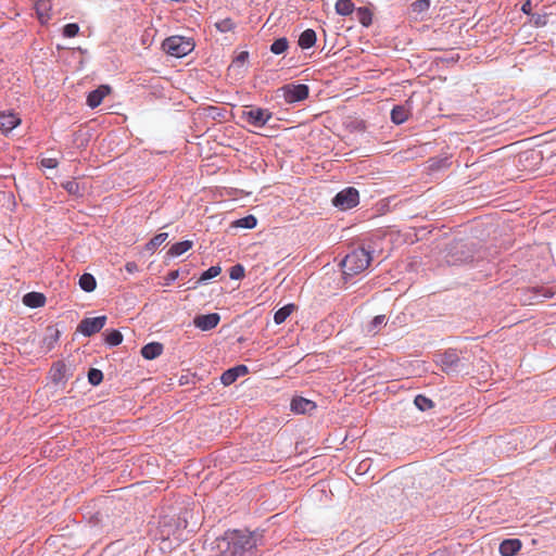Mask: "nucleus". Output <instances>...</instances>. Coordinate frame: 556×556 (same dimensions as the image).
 I'll list each match as a JSON object with an SVG mask.
<instances>
[{
    "label": "nucleus",
    "mask_w": 556,
    "mask_h": 556,
    "mask_svg": "<svg viewBox=\"0 0 556 556\" xmlns=\"http://www.w3.org/2000/svg\"><path fill=\"white\" fill-rule=\"evenodd\" d=\"M288 47H289V42H288L287 38H279V39H276L271 43L270 51L274 54H281L288 49Z\"/></svg>",
    "instance_id": "bb28decb"
},
{
    "label": "nucleus",
    "mask_w": 556,
    "mask_h": 556,
    "mask_svg": "<svg viewBox=\"0 0 556 556\" xmlns=\"http://www.w3.org/2000/svg\"><path fill=\"white\" fill-rule=\"evenodd\" d=\"M244 276V269L241 265H236L231 267L230 278L231 279H241Z\"/></svg>",
    "instance_id": "e433bc0d"
},
{
    "label": "nucleus",
    "mask_w": 556,
    "mask_h": 556,
    "mask_svg": "<svg viewBox=\"0 0 556 556\" xmlns=\"http://www.w3.org/2000/svg\"><path fill=\"white\" fill-rule=\"evenodd\" d=\"M40 164L45 168H55L59 162L56 159L53 157H45L40 161Z\"/></svg>",
    "instance_id": "4c0bfd02"
},
{
    "label": "nucleus",
    "mask_w": 556,
    "mask_h": 556,
    "mask_svg": "<svg viewBox=\"0 0 556 556\" xmlns=\"http://www.w3.org/2000/svg\"><path fill=\"white\" fill-rule=\"evenodd\" d=\"M170 280H175L178 277V271L174 270L168 274Z\"/></svg>",
    "instance_id": "37998d69"
},
{
    "label": "nucleus",
    "mask_w": 556,
    "mask_h": 556,
    "mask_svg": "<svg viewBox=\"0 0 556 556\" xmlns=\"http://www.w3.org/2000/svg\"><path fill=\"white\" fill-rule=\"evenodd\" d=\"M162 352L163 345L159 342L148 343L141 349V355L146 359H154L159 357L162 354Z\"/></svg>",
    "instance_id": "2eb2a0df"
},
{
    "label": "nucleus",
    "mask_w": 556,
    "mask_h": 556,
    "mask_svg": "<svg viewBox=\"0 0 556 556\" xmlns=\"http://www.w3.org/2000/svg\"><path fill=\"white\" fill-rule=\"evenodd\" d=\"M357 17L359 23L363 26H369L372 22V14L369 9L367 8H358L357 9Z\"/></svg>",
    "instance_id": "a878e982"
},
{
    "label": "nucleus",
    "mask_w": 556,
    "mask_h": 556,
    "mask_svg": "<svg viewBox=\"0 0 556 556\" xmlns=\"http://www.w3.org/2000/svg\"><path fill=\"white\" fill-rule=\"evenodd\" d=\"M79 31V26L75 23L66 24L63 28V35L67 38L75 37Z\"/></svg>",
    "instance_id": "c9c22d12"
},
{
    "label": "nucleus",
    "mask_w": 556,
    "mask_h": 556,
    "mask_svg": "<svg viewBox=\"0 0 556 556\" xmlns=\"http://www.w3.org/2000/svg\"><path fill=\"white\" fill-rule=\"evenodd\" d=\"M125 269L127 270V273L129 274H135L138 271V265L136 262H128L126 263L125 265Z\"/></svg>",
    "instance_id": "ea45409f"
},
{
    "label": "nucleus",
    "mask_w": 556,
    "mask_h": 556,
    "mask_svg": "<svg viewBox=\"0 0 556 556\" xmlns=\"http://www.w3.org/2000/svg\"><path fill=\"white\" fill-rule=\"evenodd\" d=\"M296 309V306L292 303L285 305L279 308L274 315V321L280 325Z\"/></svg>",
    "instance_id": "412c9836"
},
{
    "label": "nucleus",
    "mask_w": 556,
    "mask_h": 556,
    "mask_svg": "<svg viewBox=\"0 0 556 556\" xmlns=\"http://www.w3.org/2000/svg\"><path fill=\"white\" fill-rule=\"evenodd\" d=\"M66 365L63 362H56L50 369V378L54 383H60L65 379Z\"/></svg>",
    "instance_id": "a211bd4d"
},
{
    "label": "nucleus",
    "mask_w": 556,
    "mask_h": 556,
    "mask_svg": "<svg viewBox=\"0 0 556 556\" xmlns=\"http://www.w3.org/2000/svg\"><path fill=\"white\" fill-rule=\"evenodd\" d=\"M63 188L67 190L70 193H77L79 190V186L75 180L64 182Z\"/></svg>",
    "instance_id": "58836bf2"
},
{
    "label": "nucleus",
    "mask_w": 556,
    "mask_h": 556,
    "mask_svg": "<svg viewBox=\"0 0 556 556\" xmlns=\"http://www.w3.org/2000/svg\"><path fill=\"white\" fill-rule=\"evenodd\" d=\"M21 123V118L14 113L0 114V128L4 132H9L17 127Z\"/></svg>",
    "instance_id": "4468645a"
},
{
    "label": "nucleus",
    "mask_w": 556,
    "mask_h": 556,
    "mask_svg": "<svg viewBox=\"0 0 556 556\" xmlns=\"http://www.w3.org/2000/svg\"><path fill=\"white\" fill-rule=\"evenodd\" d=\"M415 405L422 412L433 407V402L425 395H417L414 400Z\"/></svg>",
    "instance_id": "cd10ccee"
},
{
    "label": "nucleus",
    "mask_w": 556,
    "mask_h": 556,
    "mask_svg": "<svg viewBox=\"0 0 556 556\" xmlns=\"http://www.w3.org/2000/svg\"><path fill=\"white\" fill-rule=\"evenodd\" d=\"M248 58H249V53L247 51H242L238 54L235 62L243 64L247 62Z\"/></svg>",
    "instance_id": "a19ab883"
},
{
    "label": "nucleus",
    "mask_w": 556,
    "mask_h": 556,
    "mask_svg": "<svg viewBox=\"0 0 556 556\" xmlns=\"http://www.w3.org/2000/svg\"><path fill=\"white\" fill-rule=\"evenodd\" d=\"M521 541L518 539H506L500 544L502 556H514L521 549Z\"/></svg>",
    "instance_id": "f8f14e48"
},
{
    "label": "nucleus",
    "mask_w": 556,
    "mask_h": 556,
    "mask_svg": "<svg viewBox=\"0 0 556 556\" xmlns=\"http://www.w3.org/2000/svg\"><path fill=\"white\" fill-rule=\"evenodd\" d=\"M359 194L355 188L349 187L340 191L332 200L334 206L340 210H349L358 204Z\"/></svg>",
    "instance_id": "20e7f679"
},
{
    "label": "nucleus",
    "mask_w": 556,
    "mask_h": 556,
    "mask_svg": "<svg viewBox=\"0 0 556 556\" xmlns=\"http://www.w3.org/2000/svg\"><path fill=\"white\" fill-rule=\"evenodd\" d=\"M220 33H228L235 29V23L231 18H224L215 24Z\"/></svg>",
    "instance_id": "72a5a7b5"
},
{
    "label": "nucleus",
    "mask_w": 556,
    "mask_h": 556,
    "mask_svg": "<svg viewBox=\"0 0 556 556\" xmlns=\"http://www.w3.org/2000/svg\"><path fill=\"white\" fill-rule=\"evenodd\" d=\"M386 315H377L367 326V332L370 334L378 333L379 329L386 325Z\"/></svg>",
    "instance_id": "393cba45"
},
{
    "label": "nucleus",
    "mask_w": 556,
    "mask_h": 556,
    "mask_svg": "<svg viewBox=\"0 0 556 556\" xmlns=\"http://www.w3.org/2000/svg\"><path fill=\"white\" fill-rule=\"evenodd\" d=\"M60 339V331L56 327L54 326H49L46 328V331H45V336L42 338V341H41V348L46 351V352H49L51 351L55 344L58 343Z\"/></svg>",
    "instance_id": "9b49d317"
},
{
    "label": "nucleus",
    "mask_w": 556,
    "mask_h": 556,
    "mask_svg": "<svg viewBox=\"0 0 556 556\" xmlns=\"http://www.w3.org/2000/svg\"><path fill=\"white\" fill-rule=\"evenodd\" d=\"M122 341H123V336L118 330H112L105 337V342L112 346H116V345L121 344Z\"/></svg>",
    "instance_id": "2f4dec72"
},
{
    "label": "nucleus",
    "mask_w": 556,
    "mask_h": 556,
    "mask_svg": "<svg viewBox=\"0 0 556 556\" xmlns=\"http://www.w3.org/2000/svg\"><path fill=\"white\" fill-rule=\"evenodd\" d=\"M316 408V404L304 397H295L291 401V409L298 414L311 413Z\"/></svg>",
    "instance_id": "ddd939ff"
},
{
    "label": "nucleus",
    "mask_w": 556,
    "mask_h": 556,
    "mask_svg": "<svg viewBox=\"0 0 556 556\" xmlns=\"http://www.w3.org/2000/svg\"><path fill=\"white\" fill-rule=\"evenodd\" d=\"M241 118L254 127H263L271 118V113L266 109L250 108L242 111Z\"/></svg>",
    "instance_id": "39448f33"
},
{
    "label": "nucleus",
    "mask_w": 556,
    "mask_h": 556,
    "mask_svg": "<svg viewBox=\"0 0 556 556\" xmlns=\"http://www.w3.org/2000/svg\"><path fill=\"white\" fill-rule=\"evenodd\" d=\"M459 362L457 354L454 351L445 352L441 357V364L445 371L453 370Z\"/></svg>",
    "instance_id": "aec40b11"
},
{
    "label": "nucleus",
    "mask_w": 556,
    "mask_h": 556,
    "mask_svg": "<svg viewBox=\"0 0 556 556\" xmlns=\"http://www.w3.org/2000/svg\"><path fill=\"white\" fill-rule=\"evenodd\" d=\"M163 50L175 58H182L194 49V42L182 36H172L163 41Z\"/></svg>",
    "instance_id": "7ed1b4c3"
},
{
    "label": "nucleus",
    "mask_w": 556,
    "mask_h": 556,
    "mask_svg": "<svg viewBox=\"0 0 556 556\" xmlns=\"http://www.w3.org/2000/svg\"><path fill=\"white\" fill-rule=\"evenodd\" d=\"M220 316L217 313L198 315L193 318V325L202 331H208L217 327Z\"/></svg>",
    "instance_id": "6e6552de"
},
{
    "label": "nucleus",
    "mask_w": 556,
    "mask_h": 556,
    "mask_svg": "<svg viewBox=\"0 0 556 556\" xmlns=\"http://www.w3.org/2000/svg\"><path fill=\"white\" fill-rule=\"evenodd\" d=\"M88 380L92 386H98L103 380V374L101 370L92 368L88 372Z\"/></svg>",
    "instance_id": "f704fd0d"
},
{
    "label": "nucleus",
    "mask_w": 556,
    "mask_h": 556,
    "mask_svg": "<svg viewBox=\"0 0 556 556\" xmlns=\"http://www.w3.org/2000/svg\"><path fill=\"white\" fill-rule=\"evenodd\" d=\"M308 87L303 84L283 87V98L287 103L303 101L308 97Z\"/></svg>",
    "instance_id": "0eeeda50"
},
{
    "label": "nucleus",
    "mask_w": 556,
    "mask_h": 556,
    "mask_svg": "<svg viewBox=\"0 0 556 556\" xmlns=\"http://www.w3.org/2000/svg\"><path fill=\"white\" fill-rule=\"evenodd\" d=\"M218 546L223 556H247L256 547V540L251 533L233 531L227 533Z\"/></svg>",
    "instance_id": "f257e3e1"
},
{
    "label": "nucleus",
    "mask_w": 556,
    "mask_h": 556,
    "mask_svg": "<svg viewBox=\"0 0 556 556\" xmlns=\"http://www.w3.org/2000/svg\"><path fill=\"white\" fill-rule=\"evenodd\" d=\"M222 273V268L219 266H211L208 269L202 273L199 278V282L207 281L212 278L217 277Z\"/></svg>",
    "instance_id": "c85d7f7f"
},
{
    "label": "nucleus",
    "mask_w": 556,
    "mask_h": 556,
    "mask_svg": "<svg viewBox=\"0 0 556 556\" xmlns=\"http://www.w3.org/2000/svg\"><path fill=\"white\" fill-rule=\"evenodd\" d=\"M168 235L166 232H161L154 236L149 243L147 244V249L153 251L159 245H161L167 239Z\"/></svg>",
    "instance_id": "7c9ffc66"
},
{
    "label": "nucleus",
    "mask_w": 556,
    "mask_h": 556,
    "mask_svg": "<svg viewBox=\"0 0 556 556\" xmlns=\"http://www.w3.org/2000/svg\"><path fill=\"white\" fill-rule=\"evenodd\" d=\"M334 9L339 15L348 16L353 13L355 5L351 0H337Z\"/></svg>",
    "instance_id": "4be33fe9"
},
{
    "label": "nucleus",
    "mask_w": 556,
    "mask_h": 556,
    "mask_svg": "<svg viewBox=\"0 0 556 556\" xmlns=\"http://www.w3.org/2000/svg\"><path fill=\"white\" fill-rule=\"evenodd\" d=\"M410 112L404 105H396L391 111V121L396 124H403L408 119Z\"/></svg>",
    "instance_id": "f3484780"
},
{
    "label": "nucleus",
    "mask_w": 556,
    "mask_h": 556,
    "mask_svg": "<svg viewBox=\"0 0 556 556\" xmlns=\"http://www.w3.org/2000/svg\"><path fill=\"white\" fill-rule=\"evenodd\" d=\"M370 262L371 255L368 251L363 248L353 250L341 262L343 274L346 276L357 275L364 271L369 266Z\"/></svg>",
    "instance_id": "f03ea898"
},
{
    "label": "nucleus",
    "mask_w": 556,
    "mask_h": 556,
    "mask_svg": "<svg viewBox=\"0 0 556 556\" xmlns=\"http://www.w3.org/2000/svg\"><path fill=\"white\" fill-rule=\"evenodd\" d=\"M249 369L245 365H238L227 369L220 376V381L224 386L232 384L239 377L245 376Z\"/></svg>",
    "instance_id": "9d476101"
},
{
    "label": "nucleus",
    "mask_w": 556,
    "mask_h": 556,
    "mask_svg": "<svg viewBox=\"0 0 556 556\" xmlns=\"http://www.w3.org/2000/svg\"><path fill=\"white\" fill-rule=\"evenodd\" d=\"M106 324V316H98L93 318H84L78 327L77 331L83 333L86 337H91L92 334L99 332Z\"/></svg>",
    "instance_id": "423d86ee"
},
{
    "label": "nucleus",
    "mask_w": 556,
    "mask_h": 556,
    "mask_svg": "<svg viewBox=\"0 0 556 556\" xmlns=\"http://www.w3.org/2000/svg\"><path fill=\"white\" fill-rule=\"evenodd\" d=\"M315 42H316V33L313 29H311V28L305 29L300 35L299 46L302 49H309L315 45Z\"/></svg>",
    "instance_id": "6ab92c4d"
},
{
    "label": "nucleus",
    "mask_w": 556,
    "mask_h": 556,
    "mask_svg": "<svg viewBox=\"0 0 556 556\" xmlns=\"http://www.w3.org/2000/svg\"><path fill=\"white\" fill-rule=\"evenodd\" d=\"M530 10H531V3H530V1H527L522 5V11L528 14L530 12Z\"/></svg>",
    "instance_id": "79ce46f5"
},
{
    "label": "nucleus",
    "mask_w": 556,
    "mask_h": 556,
    "mask_svg": "<svg viewBox=\"0 0 556 556\" xmlns=\"http://www.w3.org/2000/svg\"><path fill=\"white\" fill-rule=\"evenodd\" d=\"M442 555H443V553H441V552H434L430 556H442Z\"/></svg>",
    "instance_id": "c03bdc74"
},
{
    "label": "nucleus",
    "mask_w": 556,
    "mask_h": 556,
    "mask_svg": "<svg viewBox=\"0 0 556 556\" xmlns=\"http://www.w3.org/2000/svg\"><path fill=\"white\" fill-rule=\"evenodd\" d=\"M257 219L253 215H248L236 222L237 227L252 229L256 226Z\"/></svg>",
    "instance_id": "c756f323"
},
{
    "label": "nucleus",
    "mask_w": 556,
    "mask_h": 556,
    "mask_svg": "<svg viewBox=\"0 0 556 556\" xmlns=\"http://www.w3.org/2000/svg\"><path fill=\"white\" fill-rule=\"evenodd\" d=\"M112 89L108 85H101L97 89L89 92L87 97V104L94 109L101 104L103 99L111 93Z\"/></svg>",
    "instance_id": "1a4fd4ad"
},
{
    "label": "nucleus",
    "mask_w": 556,
    "mask_h": 556,
    "mask_svg": "<svg viewBox=\"0 0 556 556\" xmlns=\"http://www.w3.org/2000/svg\"><path fill=\"white\" fill-rule=\"evenodd\" d=\"M430 8V0H416L412 3V11L420 14L428 11Z\"/></svg>",
    "instance_id": "473e14b6"
},
{
    "label": "nucleus",
    "mask_w": 556,
    "mask_h": 556,
    "mask_svg": "<svg viewBox=\"0 0 556 556\" xmlns=\"http://www.w3.org/2000/svg\"><path fill=\"white\" fill-rule=\"evenodd\" d=\"M46 298L42 293L29 292L24 295L23 303L31 308L41 307L45 305Z\"/></svg>",
    "instance_id": "dca6fc26"
},
{
    "label": "nucleus",
    "mask_w": 556,
    "mask_h": 556,
    "mask_svg": "<svg viewBox=\"0 0 556 556\" xmlns=\"http://www.w3.org/2000/svg\"><path fill=\"white\" fill-rule=\"evenodd\" d=\"M79 287L86 292H92L97 287V281L91 274H84L79 278Z\"/></svg>",
    "instance_id": "b1692460"
},
{
    "label": "nucleus",
    "mask_w": 556,
    "mask_h": 556,
    "mask_svg": "<svg viewBox=\"0 0 556 556\" xmlns=\"http://www.w3.org/2000/svg\"><path fill=\"white\" fill-rule=\"evenodd\" d=\"M192 245H193V242L190 240L177 242L170 247L168 254L170 256H179V255L186 253L187 251H189L192 248Z\"/></svg>",
    "instance_id": "5701e85b"
}]
</instances>
